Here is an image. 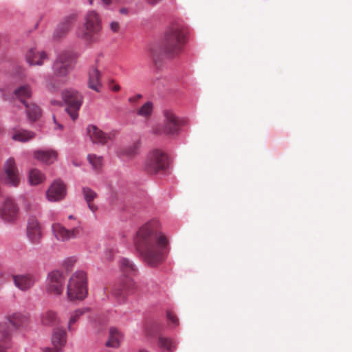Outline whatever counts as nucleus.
Here are the masks:
<instances>
[{"mask_svg":"<svg viewBox=\"0 0 352 352\" xmlns=\"http://www.w3.org/2000/svg\"><path fill=\"white\" fill-rule=\"evenodd\" d=\"M74 58L66 52L59 54L52 65L53 75H47L43 78V85L55 88L60 85L58 78L67 76L72 69Z\"/></svg>","mask_w":352,"mask_h":352,"instance_id":"20e7f679","label":"nucleus"},{"mask_svg":"<svg viewBox=\"0 0 352 352\" xmlns=\"http://www.w3.org/2000/svg\"><path fill=\"white\" fill-rule=\"evenodd\" d=\"M82 193L87 203H90L96 197V193L89 187H83Z\"/></svg>","mask_w":352,"mask_h":352,"instance_id":"c9c22d12","label":"nucleus"},{"mask_svg":"<svg viewBox=\"0 0 352 352\" xmlns=\"http://www.w3.org/2000/svg\"><path fill=\"white\" fill-rule=\"evenodd\" d=\"M21 180L20 171L13 157H9L4 163L1 182L6 186L16 188Z\"/></svg>","mask_w":352,"mask_h":352,"instance_id":"1a4fd4ad","label":"nucleus"},{"mask_svg":"<svg viewBox=\"0 0 352 352\" xmlns=\"http://www.w3.org/2000/svg\"><path fill=\"white\" fill-rule=\"evenodd\" d=\"M155 223H148L142 226L135 238L138 251L151 266L160 263L168 253V240L162 232L155 230Z\"/></svg>","mask_w":352,"mask_h":352,"instance_id":"f257e3e1","label":"nucleus"},{"mask_svg":"<svg viewBox=\"0 0 352 352\" xmlns=\"http://www.w3.org/2000/svg\"><path fill=\"white\" fill-rule=\"evenodd\" d=\"M57 128L59 129H62L63 128V126L62 124H57Z\"/></svg>","mask_w":352,"mask_h":352,"instance_id":"8fccbe9b","label":"nucleus"},{"mask_svg":"<svg viewBox=\"0 0 352 352\" xmlns=\"http://www.w3.org/2000/svg\"><path fill=\"white\" fill-rule=\"evenodd\" d=\"M69 219H75L74 216L72 215V214H70L69 217H68Z\"/></svg>","mask_w":352,"mask_h":352,"instance_id":"3c124183","label":"nucleus"},{"mask_svg":"<svg viewBox=\"0 0 352 352\" xmlns=\"http://www.w3.org/2000/svg\"><path fill=\"white\" fill-rule=\"evenodd\" d=\"M51 342L52 348L47 347L45 352H62L63 347L67 343V333L65 330L57 328L52 334Z\"/></svg>","mask_w":352,"mask_h":352,"instance_id":"2eb2a0df","label":"nucleus"},{"mask_svg":"<svg viewBox=\"0 0 352 352\" xmlns=\"http://www.w3.org/2000/svg\"><path fill=\"white\" fill-rule=\"evenodd\" d=\"M141 97H142L141 94H137L135 98H129V100L130 102H133V101H135V99L140 98Z\"/></svg>","mask_w":352,"mask_h":352,"instance_id":"a18cd8bd","label":"nucleus"},{"mask_svg":"<svg viewBox=\"0 0 352 352\" xmlns=\"http://www.w3.org/2000/svg\"><path fill=\"white\" fill-rule=\"evenodd\" d=\"M155 87H171L173 85L170 83V78L166 77L157 78L153 83Z\"/></svg>","mask_w":352,"mask_h":352,"instance_id":"e433bc0d","label":"nucleus"},{"mask_svg":"<svg viewBox=\"0 0 352 352\" xmlns=\"http://www.w3.org/2000/svg\"><path fill=\"white\" fill-rule=\"evenodd\" d=\"M47 58L44 51H38L36 47L30 48L25 54V60L29 65H42L43 60Z\"/></svg>","mask_w":352,"mask_h":352,"instance_id":"4be33fe9","label":"nucleus"},{"mask_svg":"<svg viewBox=\"0 0 352 352\" xmlns=\"http://www.w3.org/2000/svg\"><path fill=\"white\" fill-rule=\"evenodd\" d=\"M101 1H102L103 6L105 8H108L109 6L111 3V0H101Z\"/></svg>","mask_w":352,"mask_h":352,"instance_id":"79ce46f5","label":"nucleus"},{"mask_svg":"<svg viewBox=\"0 0 352 352\" xmlns=\"http://www.w3.org/2000/svg\"><path fill=\"white\" fill-rule=\"evenodd\" d=\"M153 108V105L152 102L148 101L142 106V107L138 110L137 114L143 117H148L151 115Z\"/></svg>","mask_w":352,"mask_h":352,"instance_id":"473e14b6","label":"nucleus"},{"mask_svg":"<svg viewBox=\"0 0 352 352\" xmlns=\"http://www.w3.org/2000/svg\"><path fill=\"white\" fill-rule=\"evenodd\" d=\"M11 346L10 336H3L0 333V352H8Z\"/></svg>","mask_w":352,"mask_h":352,"instance_id":"f704fd0d","label":"nucleus"},{"mask_svg":"<svg viewBox=\"0 0 352 352\" xmlns=\"http://www.w3.org/2000/svg\"><path fill=\"white\" fill-rule=\"evenodd\" d=\"M109 85H108V88H113V89H116V88H120V85L116 82H114L113 80H109Z\"/></svg>","mask_w":352,"mask_h":352,"instance_id":"a19ab883","label":"nucleus"},{"mask_svg":"<svg viewBox=\"0 0 352 352\" xmlns=\"http://www.w3.org/2000/svg\"><path fill=\"white\" fill-rule=\"evenodd\" d=\"M51 103L52 104H59L60 102H56V100H52Z\"/></svg>","mask_w":352,"mask_h":352,"instance_id":"de8ad7c7","label":"nucleus"},{"mask_svg":"<svg viewBox=\"0 0 352 352\" xmlns=\"http://www.w3.org/2000/svg\"><path fill=\"white\" fill-rule=\"evenodd\" d=\"M120 14H127L129 13V10L126 8H122L119 10Z\"/></svg>","mask_w":352,"mask_h":352,"instance_id":"37998d69","label":"nucleus"},{"mask_svg":"<svg viewBox=\"0 0 352 352\" xmlns=\"http://www.w3.org/2000/svg\"><path fill=\"white\" fill-rule=\"evenodd\" d=\"M32 96L31 89H14L12 94V98L14 100H19L26 107V115L29 121L35 122L41 116L40 108L34 104H29L27 99Z\"/></svg>","mask_w":352,"mask_h":352,"instance_id":"9b49d317","label":"nucleus"},{"mask_svg":"<svg viewBox=\"0 0 352 352\" xmlns=\"http://www.w3.org/2000/svg\"><path fill=\"white\" fill-rule=\"evenodd\" d=\"M164 133L168 135H177L179 129V120L178 118L169 110H165L164 111Z\"/></svg>","mask_w":352,"mask_h":352,"instance_id":"dca6fc26","label":"nucleus"},{"mask_svg":"<svg viewBox=\"0 0 352 352\" xmlns=\"http://www.w3.org/2000/svg\"><path fill=\"white\" fill-rule=\"evenodd\" d=\"M45 177L43 173L36 169H32L29 173V182L30 185H38L45 180Z\"/></svg>","mask_w":352,"mask_h":352,"instance_id":"c756f323","label":"nucleus"},{"mask_svg":"<svg viewBox=\"0 0 352 352\" xmlns=\"http://www.w3.org/2000/svg\"><path fill=\"white\" fill-rule=\"evenodd\" d=\"M29 323L27 316L19 313H13L6 316V322L0 323V333L3 336H11L12 333L26 328Z\"/></svg>","mask_w":352,"mask_h":352,"instance_id":"6e6552de","label":"nucleus"},{"mask_svg":"<svg viewBox=\"0 0 352 352\" xmlns=\"http://www.w3.org/2000/svg\"><path fill=\"white\" fill-rule=\"evenodd\" d=\"M35 133L22 129H14L12 138L18 142H27L34 138Z\"/></svg>","mask_w":352,"mask_h":352,"instance_id":"393cba45","label":"nucleus"},{"mask_svg":"<svg viewBox=\"0 0 352 352\" xmlns=\"http://www.w3.org/2000/svg\"><path fill=\"white\" fill-rule=\"evenodd\" d=\"M138 144L135 143L133 145L129 146L128 148L122 150L120 153V157H126L128 158H131L135 156L138 153Z\"/></svg>","mask_w":352,"mask_h":352,"instance_id":"2f4dec72","label":"nucleus"},{"mask_svg":"<svg viewBox=\"0 0 352 352\" xmlns=\"http://www.w3.org/2000/svg\"><path fill=\"white\" fill-rule=\"evenodd\" d=\"M105 85L102 82L100 72L92 67L89 70L88 88H99Z\"/></svg>","mask_w":352,"mask_h":352,"instance_id":"b1692460","label":"nucleus"},{"mask_svg":"<svg viewBox=\"0 0 352 352\" xmlns=\"http://www.w3.org/2000/svg\"><path fill=\"white\" fill-rule=\"evenodd\" d=\"M67 294L69 300H83L87 296V274L84 271H76L69 278Z\"/></svg>","mask_w":352,"mask_h":352,"instance_id":"39448f33","label":"nucleus"},{"mask_svg":"<svg viewBox=\"0 0 352 352\" xmlns=\"http://www.w3.org/2000/svg\"><path fill=\"white\" fill-rule=\"evenodd\" d=\"M109 27L113 32H118L120 29V24L117 21H111L109 24Z\"/></svg>","mask_w":352,"mask_h":352,"instance_id":"ea45409f","label":"nucleus"},{"mask_svg":"<svg viewBox=\"0 0 352 352\" xmlns=\"http://www.w3.org/2000/svg\"><path fill=\"white\" fill-rule=\"evenodd\" d=\"M186 34L185 25L180 20L173 21L167 27L163 47L165 56L172 58L182 52L186 41Z\"/></svg>","mask_w":352,"mask_h":352,"instance_id":"f03ea898","label":"nucleus"},{"mask_svg":"<svg viewBox=\"0 0 352 352\" xmlns=\"http://www.w3.org/2000/svg\"><path fill=\"white\" fill-rule=\"evenodd\" d=\"M41 322L44 325L52 326L58 324V318L55 312L47 311L42 314Z\"/></svg>","mask_w":352,"mask_h":352,"instance_id":"c85d7f7f","label":"nucleus"},{"mask_svg":"<svg viewBox=\"0 0 352 352\" xmlns=\"http://www.w3.org/2000/svg\"><path fill=\"white\" fill-rule=\"evenodd\" d=\"M33 157L43 164H51L56 161L57 153L51 148H39L33 151Z\"/></svg>","mask_w":352,"mask_h":352,"instance_id":"aec40b11","label":"nucleus"},{"mask_svg":"<svg viewBox=\"0 0 352 352\" xmlns=\"http://www.w3.org/2000/svg\"><path fill=\"white\" fill-rule=\"evenodd\" d=\"M120 267L122 272L126 274V276L122 279L120 285L113 288L112 294L118 302L121 304L125 302L127 296L135 291V283L130 276L138 272V267L132 261L126 258H122L120 260Z\"/></svg>","mask_w":352,"mask_h":352,"instance_id":"7ed1b4c3","label":"nucleus"},{"mask_svg":"<svg viewBox=\"0 0 352 352\" xmlns=\"http://www.w3.org/2000/svg\"><path fill=\"white\" fill-rule=\"evenodd\" d=\"M65 278L58 270H53L48 274L47 290L54 295H60L64 289Z\"/></svg>","mask_w":352,"mask_h":352,"instance_id":"ddd939ff","label":"nucleus"},{"mask_svg":"<svg viewBox=\"0 0 352 352\" xmlns=\"http://www.w3.org/2000/svg\"><path fill=\"white\" fill-rule=\"evenodd\" d=\"M139 352H150V351H148V350H146L145 349H141L139 350Z\"/></svg>","mask_w":352,"mask_h":352,"instance_id":"09e8293b","label":"nucleus"},{"mask_svg":"<svg viewBox=\"0 0 352 352\" xmlns=\"http://www.w3.org/2000/svg\"><path fill=\"white\" fill-rule=\"evenodd\" d=\"M25 208L30 213L27 220V236L31 243L38 244L42 237L41 226L36 216L31 214L32 210H36L37 206H32L30 204L26 203Z\"/></svg>","mask_w":352,"mask_h":352,"instance_id":"f8f14e48","label":"nucleus"},{"mask_svg":"<svg viewBox=\"0 0 352 352\" xmlns=\"http://www.w3.org/2000/svg\"><path fill=\"white\" fill-rule=\"evenodd\" d=\"M89 4L91 5L93 4V0H89Z\"/></svg>","mask_w":352,"mask_h":352,"instance_id":"5fc2aeb1","label":"nucleus"},{"mask_svg":"<svg viewBox=\"0 0 352 352\" xmlns=\"http://www.w3.org/2000/svg\"><path fill=\"white\" fill-rule=\"evenodd\" d=\"M95 90H96L97 92H98V93H99V92H100V89H95Z\"/></svg>","mask_w":352,"mask_h":352,"instance_id":"6e6d98bb","label":"nucleus"},{"mask_svg":"<svg viewBox=\"0 0 352 352\" xmlns=\"http://www.w3.org/2000/svg\"><path fill=\"white\" fill-rule=\"evenodd\" d=\"M166 318L168 321L173 324V327H177L179 324V320L177 318L171 311H166Z\"/></svg>","mask_w":352,"mask_h":352,"instance_id":"4c0bfd02","label":"nucleus"},{"mask_svg":"<svg viewBox=\"0 0 352 352\" xmlns=\"http://www.w3.org/2000/svg\"><path fill=\"white\" fill-rule=\"evenodd\" d=\"M66 195V187L60 180H55L46 192L47 198L50 201H58Z\"/></svg>","mask_w":352,"mask_h":352,"instance_id":"f3484780","label":"nucleus"},{"mask_svg":"<svg viewBox=\"0 0 352 352\" xmlns=\"http://www.w3.org/2000/svg\"><path fill=\"white\" fill-rule=\"evenodd\" d=\"M87 204H88V207H89V208L91 211L94 212V211L97 209V208H96L94 205H92V204H91L90 203H87Z\"/></svg>","mask_w":352,"mask_h":352,"instance_id":"49530a36","label":"nucleus"},{"mask_svg":"<svg viewBox=\"0 0 352 352\" xmlns=\"http://www.w3.org/2000/svg\"><path fill=\"white\" fill-rule=\"evenodd\" d=\"M1 91H6V89H0Z\"/></svg>","mask_w":352,"mask_h":352,"instance_id":"4d7b16f0","label":"nucleus"},{"mask_svg":"<svg viewBox=\"0 0 352 352\" xmlns=\"http://www.w3.org/2000/svg\"><path fill=\"white\" fill-rule=\"evenodd\" d=\"M168 167V157L159 149L150 152L145 162V168L151 174H157Z\"/></svg>","mask_w":352,"mask_h":352,"instance_id":"9d476101","label":"nucleus"},{"mask_svg":"<svg viewBox=\"0 0 352 352\" xmlns=\"http://www.w3.org/2000/svg\"><path fill=\"white\" fill-rule=\"evenodd\" d=\"M75 263V259L72 257L67 258L64 261L63 265L67 271H69Z\"/></svg>","mask_w":352,"mask_h":352,"instance_id":"58836bf2","label":"nucleus"},{"mask_svg":"<svg viewBox=\"0 0 352 352\" xmlns=\"http://www.w3.org/2000/svg\"><path fill=\"white\" fill-rule=\"evenodd\" d=\"M122 334L116 327L109 329V340L106 342V346L113 348H117L120 346L122 340Z\"/></svg>","mask_w":352,"mask_h":352,"instance_id":"bb28decb","label":"nucleus"},{"mask_svg":"<svg viewBox=\"0 0 352 352\" xmlns=\"http://www.w3.org/2000/svg\"><path fill=\"white\" fill-rule=\"evenodd\" d=\"M53 120H54V123H56V118H55V116H53Z\"/></svg>","mask_w":352,"mask_h":352,"instance_id":"864d4df0","label":"nucleus"},{"mask_svg":"<svg viewBox=\"0 0 352 352\" xmlns=\"http://www.w3.org/2000/svg\"><path fill=\"white\" fill-rule=\"evenodd\" d=\"M14 285L21 291H27L34 284L36 280L30 274L13 275Z\"/></svg>","mask_w":352,"mask_h":352,"instance_id":"412c9836","label":"nucleus"},{"mask_svg":"<svg viewBox=\"0 0 352 352\" xmlns=\"http://www.w3.org/2000/svg\"><path fill=\"white\" fill-rule=\"evenodd\" d=\"M84 26L85 30L78 33V36L87 41H96L102 29L101 19L95 11H89L85 16Z\"/></svg>","mask_w":352,"mask_h":352,"instance_id":"423d86ee","label":"nucleus"},{"mask_svg":"<svg viewBox=\"0 0 352 352\" xmlns=\"http://www.w3.org/2000/svg\"><path fill=\"white\" fill-rule=\"evenodd\" d=\"M14 80L19 82L16 88H30L32 86L38 85V82L36 79L33 78H26L24 72H20L18 75L13 76Z\"/></svg>","mask_w":352,"mask_h":352,"instance_id":"a878e982","label":"nucleus"},{"mask_svg":"<svg viewBox=\"0 0 352 352\" xmlns=\"http://www.w3.org/2000/svg\"><path fill=\"white\" fill-rule=\"evenodd\" d=\"M157 345L163 352H173L176 348L175 342L170 338L160 336Z\"/></svg>","mask_w":352,"mask_h":352,"instance_id":"cd10ccee","label":"nucleus"},{"mask_svg":"<svg viewBox=\"0 0 352 352\" xmlns=\"http://www.w3.org/2000/svg\"><path fill=\"white\" fill-rule=\"evenodd\" d=\"M153 59H154L155 64H157V58L154 56Z\"/></svg>","mask_w":352,"mask_h":352,"instance_id":"603ef678","label":"nucleus"},{"mask_svg":"<svg viewBox=\"0 0 352 352\" xmlns=\"http://www.w3.org/2000/svg\"><path fill=\"white\" fill-rule=\"evenodd\" d=\"M61 96L67 106L65 111L75 121L78 118V111L83 102L82 94L77 89H63Z\"/></svg>","mask_w":352,"mask_h":352,"instance_id":"0eeeda50","label":"nucleus"},{"mask_svg":"<svg viewBox=\"0 0 352 352\" xmlns=\"http://www.w3.org/2000/svg\"><path fill=\"white\" fill-rule=\"evenodd\" d=\"M89 311V308L85 307V308H80L75 310L70 316L69 322H68V329L69 331H72V325L74 324L78 318L83 315L85 313Z\"/></svg>","mask_w":352,"mask_h":352,"instance_id":"7c9ffc66","label":"nucleus"},{"mask_svg":"<svg viewBox=\"0 0 352 352\" xmlns=\"http://www.w3.org/2000/svg\"><path fill=\"white\" fill-rule=\"evenodd\" d=\"M87 160L92 168L95 170L100 168L102 166V157H98L94 154H89L87 155Z\"/></svg>","mask_w":352,"mask_h":352,"instance_id":"72a5a7b5","label":"nucleus"},{"mask_svg":"<svg viewBox=\"0 0 352 352\" xmlns=\"http://www.w3.org/2000/svg\"><path fill=\"white\" fill-rule=\"evenodd\" d=\"M161 0H146V1L151 5L157 4Z\"/></svg>","mask_w":352,"mask_h":352,"instance_id":"c03bdc74","label":"nucleus"},{"mask_svg":"<svg viewBox=\"0 0 352 352\" xmlns=\"http://www.w3.org/2000/svg\"><path fill=\"white\" fill-rule=\"evenodd\" d=\"M76 14H70L65 16L55 29L54 38H60L64 36L69 31L72 24L76 21Z\"/></svg>","mask_w":352,"mask_h":352,"instance_id":"6ab92c4d","label":"nucleus"},{"mask_svg":"<svg viewBox=\"0 0 352 352\" xmlns=\"http://www.w3.org/2000/svg\"><path fill=\"white\" fill-rule=\"evenodd\" d=\"M52 230L54 236L59 241H67L72 238H75L78 234V229L74 228L72 229H66L60 224H53Z\"/></svg>","mask_w":352,"mask_h":352,"instance_id":"a211bd4d","label":"nucleus"},{"mask_svg":"<svg viewBox=\"0 0 352 352\" xmlns=\"http://www.w3.org/2000/svg\"><path fill=\"white\" fill-rule=\"evenodd\" d=\"M87 132L93 143L105 144L111 138L109 134L104 133L96 126L89 125Z\"/></svg>","mask_w":352,"mask_h":352,"instance_id":"5701e85b","label":"nucleus"},{"mask_svg":"<svg viewBox=\"0 0 352 352\" xmlns=\"http://www.w3.org/2000/svg\"><path fill=\"white\" fill-rule=\"evenodd\" d=\"M19 212V207L14 200L10 197L6 198L0 210V217L3 221L12 223L16 219Z\"/></svg>","mask_w":352,"mask_h":352,"instance_id":"4468645a","label":"nucleus"}]
</instances>
